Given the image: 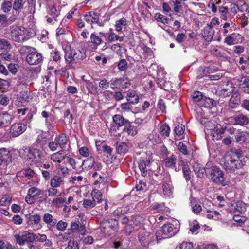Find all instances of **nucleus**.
Returning <instances> with one entry per match:
<instances>
[{
  "label": "nucleus",
  "instance_id": "30",
  "mask_svg": "<svg viewBox=\"0 0 249 249\" xmlns=\"http://www.w3.org/2000/svg\"><path fill=\"white\" fill-rule=\"evenodd\" d=\"M102 36H104V34L101 32L99 33V36L91 33L90 36L91 42L95 46H99L102 42Z\"/></svg>",
  "mask_w": 249,
  "mask_h": 249
},
{
  "label": "nucleus",
  "instance_id": "5",
  "mask_svg": "<svg viewBox=\"0 0 249 249\" xmlns=\"http://www.w3.org/2000/svg\"><path fill=\"white\" fill-rule=\"evenodd\" d=\"M25 28L22 26H12L11 27L10 36L12 40L17 42H23L28 38L25 35Z\"/></svg>",
  "mask_w": 249,
  "mask_h": 249
},
{
  "label": "nucleus",
  "instance_id": "16",
  "mask_svg": "<svg viewBox=\"0 0 249 249\" xmlns=\"http://www.w3.org/2000/svg\"><path fill=\"white\" fill-rule=\"evenodd\" d=\"M163 195L166 197H170L172 195V185L170 180H163L162 183Z\"/></svg>",
  "mask_w": 249,
  "mask_h": 249
},
{
  "label": "nucleus",
  "instance_id": "22",
  "mask_svg": "<svg viewBox=\"0 0 249 249\" xmlns=\"http://www.w3.org/2000/svg\"><path fill=\"white\" fill-rule=\"evenodd\" d=\"M61 148L63 149L66 147L69 140V137L66 134L62 133L59 134L55 139Z\"/></svg>",
  "mask_w": 249,
  "mask_h": 249
},
{
  "label": "nucleus",
  "instance_id": "53",
  "mask_svg": "<svg viewBox=\"0 0 249 249\" xmlns=\"http://www.w3.org/2000/svg\"><path fill=\"white\" fill-rule=\"evenodd\" d=\"M133 104L127 101V102L122 103L120 105V107L122 110L125 111H129L132 109Z\"/></svg>",
  "mask_w": 249,
  "mask_h": 249
},
{
  "label": "nucleus",
  "instance_id": "55",
  "mask_svg": "<svg viewBox=\"0 0 249 249\" xmlns=\"http://www.w3.org/2000/svg\"><path fill=\"white\" fill-rule=\"evenodd\" d=\"M96 205V203L93 200L84 199L83 205L84 208L87 209H90L94 207Z\"/></svg>",
  "mask_w": 249,
  "mask_h": 249
},
{
  "label": "nucleus",
  "instance_id": "17",
  "mask_svg": "<svg viewBox=\"0 0 249 249\" xmlns=\"http://www.w3.org/2000/svg\"><path fill=\"white\" fill-rule=\"evenodd\" d=\"M214 30L212 26H207L204 28L202 35L206 41L211 42L213 38Z\"/></svg>",
  "mask_w": 249,
  "mask_h": 249
},
{
  "label": "nucleus",
  "instance_id": "32",
  "mask_svg": "<svg viewBox=\"0 0 249 249\" xmlns=\"http://www.w3.org/2000/svg\"><path fill=\"white\" fill-rule=\"evenodd\" d=\"M16 243L20 246H23L27 243L26 234H25V231H23L21 235L19 234L14 235Z\"/></svg>",
  "mask_w": 249,
  "mask_h": 249
},
{
  "label": "nucleus",
  "instance_id": "4",
  "mask_svg": "<svg viewBox=\"0 0 249 249\" xmlns=\"http://www.w3.org/2000/svg\"><path fill=\"white\" fill-rule=\"evenodd\" d=\"M112 119L113 123L110 124L109 133L111 136L117 138L121 136V133L118 132L120 128L122 126L124 127L129 123V121L120 114L114 115Z\"/></svg>",
  "mask_w": 249,
  "mask_h": 249
},
{
  "label": "nucleus",
  "instance_id": "25",
  "mask_svg": "<svg viewBox=\"0 0 249 249\" xmlns=\"http://www.w3.org/2000/svg\"><path fill=\"white\" fill-rule=\"evenodd\" d=\"M43 220L47 224L48 227H53L57 222L56 219L54 218L53 215L49 213H46L44 214Z\"/></svg>",
  "mask_w": 249,
  "mask_h": 249
},
{
  "label": "nucleus",
  "instance_id": "62",
  "mask_svg": "<svg viewBox=\"0 0 249 249\" xmlns=\"http://www.w3.org/2000/svg\"><path fill=\"white\" fill-rule=\"evenodd\" d=\"M34 242L35 241L43 242L46 240L47 236L45 234H34Z\"/></svg>",
  "mask_w": 249,
  "mask_h": 249
},
{
  "label": "nucleus",
  "instance_id": "59",
  "mask_svg": "<svg viewBox=\"0 0 249 249\" xmlns=\"http://www.w3.org/2000/svg\"><path fill=\"white\" fill-rule=\"evenodd\" d=\"M78 230V224L76 222H71V228L68 230V234L71 235L72 233L76 232Z\"/></svg>",
  "mask_w": 249,
  "mask_h": 249
},
{
  "label": "nucleus",
  "instance_id": "11",
  "mask_svg": "<svg viewBox=\"0 0 249 249\" xmlns=\"http://www.w3.org/2000/svg\"><path fill=\"white\" fill-rule=\"evenodd\" d=\"M143 221V217L138 215L131 216L130 223L125 227L126 232L129 234L135 226L140 224Z\"/></svg>",
  "mask_w": 249,
  "mask_h": 249
},
{
  "label": "nucleus",
  "instance_id": "6",
  "mask_svg": "<svg viewBox=\"0 0 249 249\" xmlns=\"http://www.w3.org/2000/svg\"><path fill=\"white\" fill-rule=\"evenodd\" d=\"M118 221L114 219H109L103 221V232L107 236H110L113 232L118 229Z\"/></svg>",
  "mask_w": 249,
  "mask_h": 249
},
{
  "label": "nucleus",
  "instance_id": "61",
  "mask_svg": "<svg viewBox=\"0 0 249 249\" xmlns=\"http://www.w3.org/2000/svg\"><path fill=\"white\" fill-rule=\"evenodd\" d=\"M185 131V126L183 125H178L174 129L175 133L178 136L183 134Z\"/></svg>",
  "mask_w": 249,
  "mask_h": 249
},
{
  "label": "nucleus",
  "instance_id": "57",
  "mask_svg": "<svg viewBox=\"0 0 249 249\" xmlns=\"http://www.w3.org/2000/svg\"><path fill=\"white\" fill-rule=\"evenodd\" d=\"M178 150L183 155H186L188 154V151L187 149V146L183 142H180L178 143Z\"/></svg>",
  "mask_w": 249,
  "mask_h": 249
},
{
  "label": "nucleus",
  "instance_id": "31",
  "mask_svg": "<svg viewBox=\"0 0 249 249\" xmlns=\"http://www.w3.org/2000/svg\"><path fill=\"white\" fill-rule=\"evenodd\" d=\"M127 101L133 104H137L139 102V97L135 91H128L126 97Z\"/></svg>",
  "mask_w": 249,
  "mask_h": 249
},
{
  "label": "nucleus",
  "instance_id": "42",
  "mask_svg": "<svg viewBox=\"0 0 249 249\" xmlns=\"http://www.w3.org/2000/svg\"><path fill=\"white\" fill-rule=\"evenodd\" d=\"M203 101V106L207 108H211L216 106V102L213 99L205 98Z\"/></svg>",
  "mask_w": 249,
  "mask_h": 249
},
{
  "label": "nucleus",
  "instance_id": "37",
  "mask_svg": "<svg viewBox=\"0 0 249 249\" xmlns=\"http://www.w3.org/2000/svg\"><path fill=\"white\" fill-rule=\"evenodd\" d=\"M92 200L96 203H100L102 200V194L101 192L97 190L94 189L92 192Z\"/></svg>",
  "mask_w": 249,
  "mask_h": 249
},
{
  "label": "nucleus",
  "instance_id": "8",
  "mask_svg": "<svg viewBox=\"0 0 249 249\" xmlns=\"http://www.w3.org/2000/svg\"><path fill=\"white\" fill-rule=\"evenodd\" d=\"M221 92L224 95L229 96L234 90L232 82L229 79L224 78L221 83Z\"/></svg>",
  "mask_w": 249,
  "mask_h": 249
},
{
  "label": "nucleus",
  "instance_id": "29",
  "mask_svg": "<svg viewBox=\"0 0 249 249\" xmlns=\"http://www.w3.org/2000/svg\"><path fill=\"white\" fill-rule=\"evenodd\" d=\"M177 161V157L172 154L170 157L165 158L164 163L166 167H175Z\"/></svg>",
  "mask_w": 249,
  "mask_h": 249
},
{
  "label": "nucleus",
  "instance_id": "19",
  "mask_svg": "<svg viewBox=\"0 0 249 249\" xmlns=\"http://www.w3.org/2000/svg\"><path fill=\"white\" fill-rule=\"evenodd\" d=\"M116 152L120 155L125 154L128 150V145L124 142L117 141L115 143Z\"/></svg>",
  "mask_w": 249,
  "mask_h": 249
},
{
  "label": "nucleus",
  "instance_id": "3",
  "mask_svg": "<svg viewBox=\"0 0 249 249\" xmlns=\"http://www.w3.org/2000/svg\"><path fill=\"white\" fill-rule=\"evenodd\" d=\"M19 153L21 157L34 163L41 161L43 156L41 150L33 147H26L20 150Z\"/></svg>",
  "mask_w": 249,
  "mask_h": 249
},
{
  "label": "nucleus",
  "instance_id": "40",
  "mask_svg": "<svg viewBox=\"0 0 249 249\" xmlns=\"http://www.w3.org/2000/svg\"><path fill=\"white\" fill-rule=\"evenodd\" d=\"M12 46L10 43L6 39H0V49L5 51H9L11 49Z\"/></svg>",
  "mask_w": 249,
  "mask_h": 249
},
{
  "label": "nucleus",
  "instance_id": "14",
  "mask_svg": "<svg viewBox=\"0 0 249 249\" xmlns=\"http://www.w3.org/2000/svg\"><path fill=\"white\" fill-rule=\"evenodd\" d=\"M63 50L65 52V59L67 62H71L74 60V57L76 55V53H73L70 45L67 43L62 44Z\"/></svg>",
  "mask_w": 249,
  "mask_h": 249
},
{
  "label": "nucleus",
  "instance_id": "64",
  "mask_svg": "<svg viewBox=\"0 0 249 249\" xmlns=\"http://www.w3.org/2000/svg\"><path fill=\"white\" fill-rule=\"evenodd\" d=\"M180 249H193V246L192 243L183 242L180 245Z\"/></svg>",
  "mask_w": 249,
  "mask_h": 249
},
{
  "label": "nucleus",
  "instance_id": "20",
  "mask_svg": "<svg viewBox=\"0 0 249 249\" xmlns=\"http://www.w3.org/2000/svg\"><path fill=\"white\" fill-rule=\"evenodd\" d=\"M241 38L239 34L233 33L227 36L224 39V43L228 45H233L236 43V41Z\"/></svg>",
  "mask_w": 249,
  "mask_h": 249
},
{
  "label": "nucleus",
  "instance_id": "58",
  "mask_svg": "<svg viewBox=\"0 0 249 249\" xmlns=\"http://www.w3.org/2000/svg\"><path fill=\"white\" fill-rule=\"evenodd\" d=\"M89 192V187L88 185H82L80 187L79 194H80V196L83 195L84 196L86 197Z\"/></svg>",
  "mask_w": 249,
  "mask_h": 249
},
{
  "label": "nucleus",
  "instance_id": "34",
  "mask_svg": "<svg viewBox=\"0 0 249 249\" xmlns=\"http://www.w3.org/2000/svg\"><path fill=\"white\" fill-rule=\"evenodd\" d=\"M41 222V217L38 214L32 215L29 217L28 223L29 225H38Z\"/></svg>",
  "mask_w": 249,
  "mask_h": 249
},
{
  "label": "nucleus",
  "instance_id": "43",
  "mask_svg": "<svg viewBox=\"0 0 249 249\" xmlns=\"http://www.w3.org/2000/svg\"><path fill=\"white\" fill-rule=\"evenodd\" d=\"M62 182V178L60 176H55L51 180V185L54 188L59 186L60 183Z\"/></svg>",
  "mask_w": 249,
  "mask_h": 249
},
{
  "label": "nucleus",
  "instance_id": "28",
  "mask_svg": "<svg viewBox=\"0 0 249 249\" xmlns=\"http://www.w3.org/2000/svg\"><path fill=\"white\" fill-rule=\"evenodd\" d=\"M115 27L116 30L118 32L124 31L126 27V19L125 18H122L116 21Z\"/></svg>",
  "mask_w": 249,
  "mask_h": 249
},
{
  "label": "nucleus",
  "instance_id": "38",
  "mask_svg": "<svg viewBox=\"0 0 249 249\" xmlns=\"http://www.w3.org/2000/svg\"><path fill=\"white\" fill-rule=\"evenodd\" d=\"M160 134L164 138L169 137L170 132V128L166 124L162 125L160 127Z\"/></svg>",
  "mask_w": 249,
  "mask_h": 249
},
{
  "label": "nucleus",
  "instance_id": "33",
  "mask_svg": "<svg viewBox=\"0 0 249 249\" xmlns=\"http://www.w3.org/2000/svg\"><path fill=\"white\" fill-rule=\"evenodd\" d=\"M65 156L66 154L64 150H61L52 154L51 158L53 161L60 162V160L65 158Z\"/></svg>",
  "mask_w": 249,
  "mask_h": 249
},
{
  "label": "nucleus",
  "instance_id": "47",
  "mask_svg": "<svg viewBox=\"0 0 249 249\" xmlns=\"http://www.w3.org/2000/svg\"><path fill=\"white\" fill-rule=\"evenodd\" d=\"M47 143V139L46 137L42 134H40L38 136L36 141V144L40 146H43Z\"/></svg>",
  "mask_w": 249,
  "mask_h": 249
},
{
  "label": "nucleus",
  "instance_id": "18",
  "mask_svg": "<svg viewBox=\"0 0 249 249\" xmlns=\"http://www.w3.org/2000/svg\"><path fill=\"white\" fill-rule=\"evenodd\" d=\"M123 132L126 133L128 135L134 136L138 133L137 127L132 124V123L129 121V123L127 124L122 130Z\"/></svg>",
  "mask_w": 249,
  "mask_h": 249
},
{
  "label": "nucleus",
  "instance_id": "7",
  "mask_svg": "<svg viewBox=\"0 0 249 249\" xmlns=\"http://www.w3.org/2000/svg\"><path fill=\"white\" fill-rule=\"evenodd\" d=\"M179 231V225L171 223L164 224L161 227V232L165 236L164 238L171 237L176 235Z\"/></svg>",
  "mask_w": 249,
  "mask_h": 249
},
{
  "label": "nucleus",
  "instance_id": "26",
  "mask_svg": "<svg viewBox=\"0 0 249 249\" xmlns=\"http://www.w3.org/2000/svg\"><path fill=\"white\" fill-rule=\"evenodd\" d=\"M9 151L6 148L0 149V165L3 162H6L10 157Z\"/></svg>",
  "mask_w": 249,
  "mask_h": 249
},
{
  "label": "nucleus",
  "instance_id": "10",
  "mask_svg": "<svg viewBox=\"0 0 249 249\" xmlns=\"http://www.w3.org/2000/svg\"><path fill=\"white\" fill-rule=\"evenodd\" d=\"M244 165V161L231 157L230 161L227 162L226 169L228 172H234L235 170L242 168Z\"/></svg>",
  "mask_w": 249,
  "mask_h": 249
},
{
  "label": "nucleus",
  "instance_id": "24",
  "mask_svg": "<svg viewBox=\"0 0 249 249\" xmlns=\"http://www.w3.org/2000/svg\"><path fill=\"white\" fill-rule=\"evenodd\" d=\"M218 11L219 15L222 19L226 21L228 19H231L229 12V9L227 7L219 6Z\"/></svg>",
  "mask_w": 249,
  "mask_h": 249
},
{
  "label": "nucleus",
  "instance_id": "35",
  "mask_svg": "<svg viewBox=\"0 0 249 249\" xmlns=\"http://www.w3.org/2000/svg\"><path fill=\"white\" fill-rule=\"evenodd\" d=\"M25 3L24 0H14L12 2L13 9L16 12L19 11L22 8Z\"/></svg>",
  "mask_w": 249,
  "mask_h": 249
},
{
  "label": "nucleus",
  "instance_id": "48",
  "mask_svg": "<svg viewBox=\"0 0 249 249\" xmlns=\"http://www.w3.org/2000/svg\"><path fill=\"white\" fill-rule=\"evenodd\" d=\"M154 18L159 22H161L163 23H168V18L160 13H156L154 15Z\"/></svg>",
  "mask_w": 249,
  "mask_h": 249
},
{
  "label": "nucleus",
  "instance_id": "1",
  "mask_svg": "<svg viewBox=\"0 0 249 249\" xmlns=\"http://www.w3.org/2000/svg\"><path fill=\"white\" fill-rule=\"evenodd\" d=\"M206 175L209 180L216 184L223 186L227 185L223 171L212 162L206 164Z\"/></svg>",
  "mask_w": 249,
  "mask_h": 249
},
{
  "label": "nucleus",
  "instance_id": "36",
  "mask_svg": "<svg viewBox=\"0 0 249 249\" xmlns=\"http://www.w3.org/2000/svg\"><path fill=\"white\" fill-rule=\"evenodd\" d=\"M196 200L194 198H191V205L192 210L195 214H198L202 210V207L200 205L196 203Z\"/></svg>",
  "mask_w": 249,
  "mask_h": 249
},
{
  "label": "nucleus",
  "instance_id": "46",
  "mask_svg": "<svg viewBox=\"0 0 249 249\" xmlns=\"http://www.w3.org/2000/svg\"><path fill=\"white\" fill-rule=\"evenodd\" d=\"M233 23L229 22H225L223 26V33L225 36L228 33L232 32Z\"/></svg>",
  "mask_w": 249,
  "mask_h": 249
},
{
  "label": "nucleus",
  "instance_id": "21",
  "mask_svg": "<svg viewBox=\"0 0 249 249\" xmlns=\"http://www.w3.org/2000/svg\"><path fill=\"white\" fill-rule=\"evenodd\" d=\"M0 117V125L4 127L10 124L13 119L12 116L7 112L3 113Z\"/></svg>",
  "mask_w": 249,
  "mask_h": 249
},
{
  "label": "nucleus",
  "instance_id": "12",
  "mask_svg": "<svg viewBox=\"0 0 249 249\" xmlns=\"http://www.w3.org/2000/svg\"><path fill=\"white\" fill-rule=\"evenodd\" d=\"M26 129V125L23 123L14 124L11 127L10 132L13 136L18 137L23 133Z\"/></svg>",
  "mask_w": 249,
  "mask_h": 249
},
{
  "label": "nucleus",
  "instance_id": "54",
  "mask_svg": "<svg viewBox=\"0 0 249 249\" xmlns=\"http://www.w3.org/2000/svg\"><path fill=\"white\" fill-rule=\"evenodd\" d=\"M237 4H238V11L241 12L246 11L247 13H249V7L246 3L244 2H238Z\"/></svg>",
  "mask_w": 249,
  "mask_h": 249
},
{
  "label": "nucleus",
  "instance_id": "63",
  "mask_svg": "<svg viewBox=\"0 0 249 249\" xmlns=\"http://www.w3.org/2000/svg\"><path fill=\"white\" fill-rule=\"evenodd\" d=\"M192 98L195 102L199 101L202 99V93L198 91H195L193 93Z\"/></svg>",
  "mask_w": 249,
  "mask_h": 249
},
{
  "label": "nucleus",
  "instance_id": "27",
  "mask_svg": "<svg viewBox=\"0 0 249 249\" xmlns=\"http://www.w3.org/2000/svg\"><path fill=\"white\" fill-rule=\"evenodd\" d=\"M235 124L240 125H245L249 123V118L243 115L240 114L234 117Z\"/></svg>",
  "mask_w": 249,
  "mask_h": 249
},
{
  "label": "nucleus",
  "instance_id": "56",
  "mask_svg": "<svg viewBox=\"0 0 249 249\" xmlns=\"http://www.w3.org/2000/svg\"><path fill=\"white\" fill-rule=\"evenodd\" d=\"M240 88H249V76H245L242 77L240 81L239 84Z\"/></svg>",
  "mask_w": 249,
  "mask_h": 249
},
{
  "label": "nucleus",
  "instance_id": "52",
  "mask_svg": "<svg viewBox=\"0 0 249 249\" xmlns=\"http://www.w3.org/2000/svg\"><path fill=\"white\" fill-rule=\"evenodd\" d=\"M127 210L125 208H119L114 212V214L118 217V219L125 216Z\"/></svg>",
  "mask_w": 249,
  "mask_h": 249
},
{
  "label": "nucleus",
  "instance_id": "2",
  "mask_svg": "<svg viewBox=\"0 0 249 249\" xmlns=\"http://www.w3.org/2000/svg\"><path fill=\"white\" fill-rule=\"evenodd\" d=\"M20 51L22 53H28L26 56L27 63L31 65H37L43 61L42 54L37 52L36 49L29 46H22Z\"/></svg>",
  "mask_w": 249,
  "mask_h": 249
},
{
  "label": "nucleus",
  "instance_id": "44",
  "mask_svg": "<svg viewBox=\"0 0 249 249\" xmlns=\"http://www.w3.org/2000/svg\"><path fill=\"white\" fill-rule=\"evenodd\" d=\"M73 119V115L70 113L69 109L67 110L64 113V121L65 124H70Z\"/></svg>",
  "mask_w": 249,
  "mask_h": 249
},
{
  "label": "nucleus",
  "instance_id": "60",
  "mask_svg": "<svg viewBox=\"0 0 249 249\" xmlns=\"http://www.w3.org/2000/svg\"><path fill=\"white\" fill-rule=\"evenodd\" d=\"M122 81V79L120 78H114L112 79L109 82V84L112 85L111 87L112 89H114L115 88H118V84H121V81Z\"/></svg>",
  "mask_w": 249,
  "mask_h": 249
},
{
  "label": "nucleus",
  "instance_id": "51",
  "mask_svg": "<svg viewBox=\"0 0 249 249\" xmlns=\"http://www.w3.org/2000/svg\"><path fill=\"white\" fill-rule=\"evenodd\" d=\"M117 66L120 71H125L128 67V64L125 59H122L119 61Z\"/></svg>",
  "mask_w": 249,
  "mask_h": 249
},
{
  "label": "nucleus",
  "instance_id": "39",
  "mask_svg": "<svg viewBox=\"0 0 249 249\" xmlns=\"http://www.w3.org/2000/svg\"><path fill=\"white\" fill-rule=\"evenodd\" d=\"M235 210L241 213H244L246 210V205L241 201H238L232 205Z\"/></svg>",
  "mask_w": 249,
  "mask_h": 249
},
{
  "label": "nucleus",
  "instance_id": "45",
  "mask_svg": "<svg viewBox=\"0 0 249 249\" xmlns=\"http://www.w3.org/2000/svg\"><path fill=\"white\" fill-rule=\"evenodd\" d=\"M233 219L237 225L242 226L245 222L247 218L242 215H235L233 216Z\"/></svg>",
  "mask_w": 249,
  "mask_h": 249
},
{
  "label": "nucleus",
  "instance_id": "23",
  "mask_svg": "<svg viewBox=\"0 0 249 249\" xmlns=\"http://www.w3.org/2000/svg\"><path fill=\"white\" fill-rule=\"evenodd\" d=\"M87 78L85 80V83H82L81 89L85 92L88 91V92H92V90H94L93 84L90 82V77L89 74L87 75Z\"/></svg>",
  "mask_w": 249,
  "mask_h": 249
},
{
  "label": "nucleus",
  "instance_id": "49",
  "mask_svg": "<svg viewBox=\"0 0 249 249\" xmlns=\"http://www.w3.org/2000/svg\"><path fill=\"white\" fill-rule=\"evenodd\" d=\"M183 172L184 177L186 181H189L191 178V170L188 165H183Z\"/></svg>",
  "mask_w": 249,
  "mask_h": 249
},
{
  "label": "nucleus",
  "instance_id": "9",
  "mask_svg": "<svg viewBox=\"0 0 249 249\" xmlns=\"http://www.w3.org/2000/svg\"><path fill=\"white\" fill-rule=\"evenodd\" d=\"M154 238L153 234L146 231L140 232L138 235L139 241L143 247L147 246L150 242L154 241Z\"/></svg>",
  "mask_w": 249,
  "mask_h": 249
},
{
  "label": "nucleus",
  "instance_id": "50",
  "mask_svg": "<svg viewBox=\"0 0 249 249\" xmlns=\"http://www.w3.org/2000/svg\"><path fill=\"white\" fill-rule=\"evenodd\" d=\"M238 8V4L232 3L230 6V9L229 10V12L231 16V19L237 13Z\"/></svg>",
  "mask_w": 249,
  "mask_h": 249
},
{
  "label": "nucleus",
  "instance_id": "15",
  "mask_svg": "<svg viewBox=\"0 0 249 249\" xmlns=\"http://www.w3.org/2000/svg\"><path fill=\"white\" fill-rule=\"evenodd\" d=\"M150 164V160H142L140 161L139 163V168L141 172V175L143 177H146L147 176Z\"/></svg>",
  "mask_w": 249,
  "mask_h": 249
},
{
  "label": "nucleus",
  "instance_id": "13",
  "mask_svg": "<svg viewBox=\"0 0 249 249\" xmlns=\"http://www.w3.org/2000/svg\"><path fill=\"white\" fill-rule=\"evenodd\" d=\"M226 129V127H223L220 124H217L211 131V134L213 139L217 140H220L222 138Z\"/></svg>",
  "mask_w": 249,
  "mask_h": 249
},
{
  "label": "nucleus",
  "instance_id": "41",
  "mask_svg": "<svg viewBox=\"0 0 249 249\" xmlns=\"http://www.w3.org/2000/svg\"><path fill=\"white\" fill-rule=\"evenodd\" d=\"M13 8L12 2L9 0H5V1L2 3L1 6V9L4 13L9 12Z\"/></svg>",
  "mask_w": 249,
  "mask_h": 249
}]
</instances>
